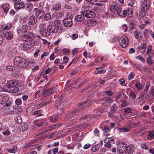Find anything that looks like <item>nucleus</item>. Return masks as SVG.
<instances>
[{
	"mask_svg": "<svg viewBox=\"0 0 154 154\" xmlns=\"http://www.w3.org/2000/svg\"><path fill=\"white\" fill-rule=\"evenodd\" d=\"M18 82L15 80H11L8 81L7 85L10 89V91L12 93H15L18 91L17 88Z\"/></svg>",
	"mask_w": 154,
	"mask_h": 154,
	"instance_id": "f257e3e1",
	"label": "nucleus"
},
{
	"mask_svg": "<svg viewBox=\"0 0 154 154\" xmlns=\"http://www.w3.org/2000/svg\"><path fill=\"white\" fill-rule=\"evenodd\" d=\"M14 63L16 65L24 68L26 67L28 64L27 61L20 56H17L15 58Z\"/></svg>",
	"mask_w": 154,
	"mask_h": 154,
	"instance_id": "f03ea898",
	"label": "nucleus"
},
{
	"mask_svg": "<svg viewBox=\"0 0 154 154\" xmlns=\"http://www.w3.org/2000/svg\"><path fill=\"white\" fill-rule=\"evenodd\" d=\"M9 100V97L8 95L4 94L0 95V104H5V106L6 107L10 106L12 104L11 101L7 103Z\"/></svg>",
	"mask_w": 154,
	"mask_h": 154,
	"instance_id": "7ed1b4c3",
	"label": "nucleus"
},
{
	"mask_svg": "<svg viewBox=\"0 0 154 154\" xmlns=\"http://www.w3.org/2000/svg\"><path fill=\"white\" fill-rule=\"evenodd\" d=\"M40 33L43 36L48 37L49 35V32L46 29V25L45 23H41L39 26Z\"/></svg>",
	"mask_w": 154,
	"mask_h": 154,
	"instance_id": "20e7f679",
	"label": "nucleus"
},
{
	"mask_svg": "<svg viewBox=\"0 0 154 154\" xmlns=\"http://www.w3.org/2000/svg\"><path fill=\"white\" fill-rule=\"evenodd\" d=\"M129 42L127 37L122 36L119 40V44L121 47L124 48L129 45Z\"/></svg>",
	"mask_w": 154,
	"mask_h": 154,
	"instance_id": "39448f33",
	"label": "nucleus"
},
{
	"mask_svg": "<svg viewBox=\"0 0 154 154\" xmlns=\"http://www.w3.org/2000/svg\"><path fill=\"white\" fill-rule=\"evenodd\" d=\"M22 40L25 42H28L32 40L34 38V35L33 33L30 32H27L22 36Z\"/></svg>",
	"mask_w": 154,
	"mask_h": 154,
	"instance_id": "423d86ee",
	"label": "nucleus"
},
{
	"mask_svg": "<svg viewBox=\"0 0 154 154\" xmlns=\"http://www.w3.org/2000/svg\"><path fill=\"white\" fill-rule=\"evenodd\" d=\"M126 145L125 143L122 142H120L117 144V151L121 153H123L125 150Z\"/></svg>",
	"mask_w": 154,
	"mask_h": 154,
	"instance_id": "0eeeda50",
	"label": "nucleus"
},
{
	"mask_svg": "<svg viewBox=\"0 0 154 154\" xmlns=\"http://www.w3.org/2000/svg\"><path fill=\"white\" fill-rule=\"evenodd\" d=\"M82 15L84 16L88 17L91 18L95 16L94 13L91 11L87 10L81 12Z\"/></svg>",
	"mask_w": 154,
	"mask_h": 154,
	"instance_id": "6e6552de",
	"label": "nucleus"
},
{
	"mask_svg": "<svg viewBox=\"0 0 154 154\" xmlns=\"http://www.w3.org/2000/svg\"><path fill=\"white\" fill-rule=\"evenodd\" d=\"M63 23L64 26L67 27H70L72 25V20L69 17L65 18L63 20Z\"/></svg>",
	"mask_w": 154,
	"mask_h": 154,
	"instance_id": "1a4fd4ad",
	"label": "nucleus"
},
{
	"mask_svg": "<svg viewBox=\"0 0 154 154\" xmlns=\"http://www.w3.org/2000/svg\"><path fill=\"white\" fill-rule=\"evenodd\" d=\"M36 18L34 16H31L29 18L28 22L30 25H32L35 24L37 22Z\"/></svg>",
	"mask_w": 154,
	"mask_h": 154,
	"instance_id": "9d476101",
	"label": "nucleus"
},
{
	"mask_svg": "<svg viewBox=\"0 0 154 154\" xmlns=\"http://www.w3.org/2000/svg\"><path fill=\"white\" fill-rule=\"evenodd\" d=\"M20 47L22 50L25 51L29 49L30 48V46L28 43L25 42L21 44Z\"/></svg>",
	"mask_w": 154,
	"mask_h": 154,
	"instance_id": "9b49d317",
	"label": "nucleus"
},
{
	"mask_svg": "<svg viewBox=\"0 0 154 154\" xmlns=\"http://www.w3.org/2000/svg\"><path fill=\"white\" fill-rule=\"evenodd\" d=\"M132 148V145L128 146L126 148L123 154H132L133 152Z\"/></svg>",
	"mask_w": 154,
	"mask_h": 154,
	"instance_id": "f8f14e48",
	"label": "nucleus"
},
{
	"mask_svg": "<svg viewBox=\"0 0 154 154\" xmlns=\"http://www.w3.org/2000/svg\"><path fill=\"white\" fill-rule=\"evenodd\" d=\"M45 15V12L42 10H39L37 11L35 13L36 16L39 18H41L43 17Z\"/></svg>",
	"mask_w": 154,
	"mask_h": 154,
	"instance_id": "ddd939ff",
	"label": "nucleus"
},
{
	"mask_svg": "<svg viewBox=\"0 0 154 154\" xmlns=\"http://www.w3.org/2000/svg\"><path fill=\"white\" fill-rule=\"evenodd\" d=\"M28 29V26L26 25H24L22 27L17 30V32L19 33H23L26 32Z\"/></svg>",
	"mask_w": 154,
	"mask_h": 154,
	"instance_id": "4468645a",
	"label": "nucleus"
},
{
	"mask_svg": "<svg viewBox=\"0 0 154 154\" xmlns=\"http://www.w3.org/2000/svg\"><path fill=\"white\" fill-rule=\"evenodd\" d=\"M14 7L16 9L18 10L20 9L24 8L25 7V5L23 2H20L15 3Z\"/></svg>",
	"mask_w": 154,
	"mask_h": 154,
	"instance_id": "2eb2a0df",
	"label": "nucleus"
},
{
	"mask_svg": "<svg viewBox=\"0 0 154 154\" xmlns=\"http://www.w3.org/2000/svg\"><path fill=\"white\" fill-rule=\"evenodd\" d=\"M131 128H132L130 127L128 128L125 127L123 128H118V130L121 132H126L129 131Z\"/></svg>",
	"mask_w": 154,
	"mask_h": 154,
	"instance_id": "dca6fc26",
	"label": "nucleus"
},
{
	"mask_svg": "<svg viewBox=\"0 0 154 154\" xmlns=\"http://www.w3.org/2000/svg\"><path fill=\"white\" fill-rule=\"evenodd\" d=\"M56 27L54 26L49 25L48 26L47 30L49 32V35L51 33H54L55 32Z\"/></svg>",
	"mask_w": 154,
	"mask_h": 154,
	"instance_id": "f3484780",
	"label": "nucleus"
},
{
	"mask_svg": "<svg viewBox=\"0 0 154 154\" xmlns=\"http://www.w3.org/2000/svg\"><path fill=\"white\" fill-rule=\"evenodd\" d=\"M61 7V5L60 3H57L54 4L52 6V9L54 10L59 11L60 10Z\"/></svg>",
	"mask_w": 154,
	"mask_h": 154,
	"instance_id": "a211bd4d",
	"label": "nucleus"
},
{
	"mask_svg": "<svg viewBox=\"0 0 154 154\" xmlns=\"http://www.w3.org/2000/svg\"><path fill=\"white\" fill-rule=\"evenodd\" d=\"M128 11V12H130L132 14L133 13L131 9H127V10H124L123 11V12L121 13L122 15H120V16L121 17H126Z\"/></svg>",
	"mask_w": 154,
	"mask_h": 154,
	"instance_id": "6ab92c4d",
	"label": "nucleus"
},
{
	"mask_svg": "<svg viewBox=\"0 0 154 154\" xmlns=\"http://www.w3.org/2000/svg\"><path fill=\"white\" fill-rule=\"evenodd\" d=\"M146 61L147 64L149 65H151L154 63L152 60V56L149 54L148 55V57L146 59Z\"/></svg>",
	"mask_w": 154,
	"mask_h": 154,
	"instance_id": "aec40b11",
	"label": "nucleus"
},
{
	"mask_svg": "<svg viewBox=\"0 0 154 154\" xmlns=\"http://www.w3.org/2000/svg\"><path fill=\"white\" fill-rule=\"evenodd\" d=\"M5 37L8 40H10L13 38V35L11 32H6L4 35Z\"/></svg>",
	"mask_w": 154,
	"mask_h": 154,
	"instance_id": "412c9836",
	"label": "nucleus"
},
{
	"mask_svg": "<svg viewBox=\"0 0 154 154\" xmlns=\"http://www.w3.org/2000/svg\"><path fill=\"white\" fill-rule=\"evenodd\" d=\"M75 20L78 22L84 20L85 18L82 15H77L76 16L75 18Z\"/></svg>",
	"mask_w": 154,
	"mask_h": 154,
	"instance_id": "4be33fe9",
	"label": "nucleus"
},
{
	"mask_svg": "<svg viewBox=\"0 0 154 154\" xmlns=\"http://www.w3.org/2000/svg\"><path fill=\"white\" fill-rule=\"evenodd\" d=\"M87 23L88 26H93L96 24V21L93 19L88 20Z\"/></svg>",
	"mask_w": 154,
	"mask_h": 154,
	"instance_id": "5701e85b",
	"label": "nucleus"
},
{
	"mask_svg": "<svg viewBox=\"0 0 154 154\" xmlns=\"http://www.w3.org/2000/svg\"><path fill=\"white\" fill-rule=\"evenodd\" d=\"M59 126V125L58 124H55L51 126H49L48 128V131H52L54 130L55 129L58 127Z\"/></svg>",
	"mask_w": 154,
	"mask_h": 154,
	"instance_id": "b1692460",
	"label": "nucleus"
},
{
	"mask_svg": "<svg viewBox=\"0 0 154 154\" xmlns=\"http://www.w3.org/2000/svg\"><path fill=\"white\" fill-rule=\"evenodd\" d=\"M134 34L135 38L137 39V40L139 41V38H140V32H138L137 30H136L134 32Z\"/></svg>",
	"mask_w": 154,
	"mask_h": 154,
	"instance_id": "393cba45",
	"label": "nucleus"
},
{
	"mask_svg": "<svg viewBox=\"0 0 154 154\" xmlns=\"http://www.w3.org/2000/svg\"><path fill=\"white\" fill-rule=\"evenodd\" d=\"M17 146H14L13 148L12 149H6L7 151L10 153H14L17 150Z\"/></svg>",
	"mask_w": 154,
	"mask_h": 154,
	"instance_id": "a878e982",
	"label": "nucleus"
},
{
	"mask_svg": "<svg viewBox=\"0 0 154 154\" xmlns=\"http://www.w3.org/2000/svg\"><path fill=\"white\" fill-rule=\"evenodd\" d=\"M124 113L125 114H130L132 113V109L129 107H126L124 109Z\"/></svg>",
	"mask_w": 154,
	"mask_h": 154,
	"instance_id": "bb28decb",
	"label": "nucleus"
},
{
	"mask_svg": "<svg viewBox=\"0 0 154 154\" xmlns=\"http://www.w3.org/2000/svg\"><path fill=\"white\" fill-rule=\"evenodd\" d=\"M2 7L5 13H6L9 8V5L7 4H3L2 5Z\"/></svg>",
	"mask_w": 154,
	"mask_h": 154,
	"instance_id": "cd10ccee",
	"label": "nucleus"
},
{
	"mask_svg": "<svg viewBox=\"0 0 154 154\" xmlns=\"http://www.w3.org/2000/svg\"><path fill=\"white\" fill-rule=\"evenodd\" d=\"M154 137V132L150 131L149 132L148 134L147 138L149 140H151Z\"/></svg>",
	"mask_w": 154,
	"mask_h": 154,
	"instance_id": "c85d7f7f",
	"label": "nucleus"
},
{
	"mask_svg": "<svg viewBox=\"0 0 154 154\" xmlns=\"http://www.w3.org/2000/svg\"><path fill=\"white\" fill-rule=\"evenodd\" d=\"M118 109V106L116 104H114L111 106L110 110L115 112Z\"/></svg>",
	"mask_w": 154,
	"mask_h": 154,
	"instance_id": "c756f323",
	"label": "nucleus"
},
{
	"mask_svg": "<svg viewBox=\"0 0 154 154\" xmlns=\"http://www.w3.org/2000/svg\"><path fill=\"white\" fill-rule=\"evenodd\" d=\"M26 8H27V9L29 10H31V9H32L33 7V4L30 2H29L27 3L26 4Z\"/></svg>",
	"mask_w": 154,
	"mask_h": 154,
	"instance_id": "7c9ffc66",
	"label": "nucleus"
},
{
	"mask_svg": "<svg viewBox=\"0 0 154 154\" xmlns=\"http://www.w3.org/2000/svg\"><path fill=\"white\" fill-rule=\"evenodd\" d=\"M53 88H49L46 90L45 91V94L47 95H50L52 94Z\"/></svg>",
	"mask_w": 154,
	"mask_h": 154,
	"instance_id": "2f4dec72",
	"label": "nucleus"
},
{
	"mask_svg": "<svg viewBox=\"0 0 154 154\" xmlns=\"http://www.w3.org/2000/svg\"><path fill=\"white\" fill-rule=\"evenodd\" d=\"M12 27L11 24L8 23L4 27V29L5 30H8L9 29Z\"/></svg>",
	"mask_w": 154,
	"mask_h": 154,
	"instance_id": "473e14b6",
	"label": "nucleus"
},
{
	"mask_svg": "<svg viewBox=\"0 0 154 154\" xmlns=\"http://www.w3.org/2000/svg\"><path fill=\"white\" fill-rule=\"evenodd\" d=\"M103 100L109 103H112V99L108 97H106L103 99Z\"/></svg>",
	"mask_w": 154,
	"mask_h": 154,
	"instance_id": "72a5a7b5",
	"label": "nucleus"
},
{
	"mask_svg": "<svg viewBox=\"0 0 154 154\" xmlns=\"http://www.w3.org/2000/svg\"><path fill=\"white\" fill-rule=\"evenodd\" d=\"M150 1L149 0H145L143 1L142 5H145L147 7H149Z\"/></svg>",
	"mask_w": 154,
	"mask_h": 154,
	"instance_id": "f704fd0d",
	"label": "nucleus"
},
{
	"mask_svg": "<svg viewBox=\"0 0 154 154\" xmlns=\"http://www.w3.org/2000/svg\"><path fill=\"white\" fill-rule=\"evenodd\" d=\"M136 58L137 59L141 61L143 63H144L145 62L144 59L141 55H138L137 56Z\"/></svg>",
	"mask_w": 154,
	"mask_h": 154,
	"instance_id": "c9c22d12",
	"label": "nucleus"
},
{
	"mask_svg": "<svg viewBox=\"0 0 154 154\" xmlns=\"http://www.w3.org/2000/svg\"><path fill=\"white\" fill-rule=\"evenodd\" d=\"M118 6V5H111L110 8V10L111 11H115V8H117Z\"/></svg>",
	"mask_w": 154,
	"mask_h": 154,
	"instance_id": "e433bc0d",
	"label": "nucleus"
},
{
	"mask_svg": "<svg viewBox=\"0 0 154 154\" xmlns=\"http://www.w3.org/2000/svg\"><path fill=\"white\" fill-rule=\"evenodd\" d=\"M149 7H147L145 5H142L141 6V9L143 11L145 12L147 11L149 8Z\"/></svg>",
	"mask_w": 154,
	"mask_h": 154,
	"instance_id": "4c0bfd02",
	"label": "nucleus"
},
{
	"mask_svg": "<svg viewBox=\"0 0 154 154\" xmlns=\"http://www.w3.org/2000/svg\"><path fill=\"white\" fill-rule=\"evenodd\" d=\"M122 115L124 116V117L125 118H128L129 119H131L132 118H135L136 119V118L137 117V119L138 118V117H137V116H135L134 117H131V116H128L127 115V114H125V113H124V114Z\"/></svg>",
	"mask_w": 154,
	"mask_h": 154,
	"instance_id": "58836bf2",
	"label": "nucleus"
},
{
	"mask_svg": "<svg viewBox=\"0 0 154 154\" xmlns=\"http://www.w3.org/2000/svg\"><path fill=\"white\" fill-rule=\"evenodd\" d=\"M114 113H115L114 112L110 110L109 112L108 113V116L110 118H114Z\"/></svg>",
	"mask_w": 154,
	"mask_h": 154,
	"instance_id": "ea45409f",
	"label": "nucleus"
},
{
	"mask_svg": "<svg viewBox=\"0 0 154 154\" xmlns=\"http://www.w3.org/2000/svg\"><path fill=\"white\" fill-rule=\"evenodd\" d=\"M102 111V109H101L99 108V109H95L94 110V112L96 114V115L98 116L100 115V114L101 113V111Z\"/></svg>",
	"mask_w": 154,
	"mask_h": 154,
	"instance_id": "a19ab883",
	"label": "nucleus"
},
{
	"mask_svg": "<svg viewBox=\"0 0 154 154\" xmlns=\"http://www.w3.org/2000/svg\"><path fill=\"white\" fill-rule=\"evenodd\" d=\"M118 9H117V14L119 16H120V15H122V14H121V13H122L121 12H122V9L121 8L120 6L119 5H118Z\"/></svg>",
	"mask_w": 154,
	"mask_h": 154,
	"instance_id": "79ce46f5",
	"label": "nucleus"
},
{
	"mask_svg": "<svg viewBox=\"0 0 154 154\" xmlns=\"http://www.w3.org/2000/svg\"><path fill=\"white\" fill-rule=\"evenodd\" d=\"M146 47V44L141 43L140 44L138 47V48L140 50H142L145 48Z\"/></svg>",
	"mask_w": 154,
	"mask_h": 154,
	"instance_id": "37998d69",
	"label": "nucleus"
},
{
	"mask_svg": "<svg viewBox=\"0 0 154 154\" xmlns=\"http://www.w3.org/2000/svg\"><path fill=\"white\" fill-rule=\"evenodd\" d=\"M106 70L105 69H100V70L96 71L95 72L96 74H102L105 73Z\"/></svg>",
	"mask_w": 154,
	"mask_h": 154,
	"instance_id": "c03bdc74",
	"label": "nucleus"
},
{
	"mask_svg": "<svg viewBox=\"0 0 154 154\" xmlns=\"http://www.w3.org/2000/svg\"><path fill=\"white\" fill-rule=\"evenodd\" d=\"M152 46L151 45H149L148 47L147 48V50L146 52V54H148L149 53L151 52V51H152Z\"/></svg>",
	"mask_w": 154,
	"mask_h": 154,
	"instance_id": "a18cd8bd",
	"label": "nucleus"
},
{
	"mask_svg": "<svg viewBox=\"0 0 154 154\" xmlns=\"http://www.w3.org/2000/svg\"><path fill=\"white\" fill-rule=\"evenodd\" d=\"M142 86V84L140 83H137L136 84V87L137 90L140 89Z\"/></svg>",
	"mask_w": 154,
	"mask_h": 154,
	"instance_id": "49530a36",
	"label": "nucleus"
},
{
	"mask_svg": "<svg viewBox=\"0 0 154 154\" xmlns=\"http://www.w3.org/2000/svg\"><path fill=\"white\" fill-rule=\"evenodd\" d=\"M134 77V74L132 72H131L128 76V80L132 79Z\"/></svg>",
	"mask_w": 154,
	"mask_h": 154,
	"instance_id": "de8ad7c7",
	"label": "nucleus"
},
{
	"mask_svg": "<svg viewBox=\"0 0 154 154\" xmlns=\"http://www.w3.org/2000/svg\"><path fill=\"white\" fill-rule=\"evenodd\" d=\"M65 106V103H61L57 107V108L59 109H63L64 108Z\"/></svg>",
	"mask_w": 154,
	"mask_h": 154,
	"instance_id": "09e8293b",
	"label": "nucleus"
},
{
	"mask_svg": "<svg viewBox=\"0 0 154 154\" xmlns=\"http://www.w3.org/2000/svg\"><path fill=\"white\" fill-rule=\"evenodd\" d=\"M51 19V16L49 14H46L45 16V19L46 20H50Z\"/></svg>",
	"mask_w": 154,
	"mask_h": 154,
	"instance_id": "8fccbe9b",
	"label": "nucleus"
},
{
	"mask_svg": "<svg viewBox=\"0 0 154 154\" xmlns=\"http://www.w3.org/2000/svg\"><path fill=\"white\" fill-rule=\"evenodd\" d=\"M62 53L64 54H69L70 52L67 49H64L62 51Z\"/></svg>",
	"mask_w": 154,
	"mask_h": 154,
	"instance_id": "3c124183",
	"label": "nucleus"
},
{
	"mask_svg": "<svg viewBox=\"0 0 154 154\" xmlns=\"http://www.w3.org/2000/svg\"><path fill=\"white\" fill-rule=\"evenodd\" d=\"M120 39L119 38L117 37H113L112 39V41L113 42H118V41H119Z\"/></svg>",
	"mask_w": 154,
	"mask_h": 154,
	"instance_id": "603ef678",
	"label": "nucleus"
},
{
	"mask_svg": "<svg viewBox=\"0 0 154 154\" xmlns=\"http://www.w3.org/2000/svg\"><path fill=\"white\" fill-rule=\"evenodd\" d=\"M79 70L78 69H75L73 70L71 72V75L72 76L75 75L78 72Z\"/></svg>",
	"mask_w": 154,
	"mask_h": 154,
	"instance_id": "864d4df0",
	"label": "nucleus"
},
{
	"mask_svg": "<svg viewBox=\"0 0 154 154\" xmlns=\"http://www.w3.org/2000/svg\"><path fill=\"white\" fill-rule=\"evenodd\" d=\"M119 82H120V84L121 85L123 86H126V84H125V80L124 79H121L119 80Z\"/></svg>",
	"mask_w": 154,
	"mask_h": 154,
	"instance_id": "5fc2aeb1",
	"label": "nucleus"
},
{
	"mask_svg": "<svg viewBox=\"0 0 154 154\" xmlns=\"http://www.w3.org/2000/svg\"><path fill=\"white\" fill-rule=\"evenodd\" d=\"M15 102L17 105H19L21 104L22 101L20 99H17L16 100Z\"/></svg>",
	"mask_w": 154,
	"mask_h": 154,
	"instance_id": "6e6d98bb",
	"label": "nucleus"
},
{
	"mask_svg": "<svg viewBox=\"0 0 154 154\" xmlns=\"http://www.w3.org/2000/svg\"><path fill=\"white\" fill-rule=\"evenodd\" d=\"M103 131L105 132H109L110 131V129L107 127L105 126L104 128Z\"/></svg>",
	"mask_w": 154,
	"mask_h": 154,
	"instance_id": "4d7b16f0",
	"label": "nucleus"
},
{
	"mask_svg": "<svg viewBox=\"0 0 154 154\" xmlns=\"http://www.w3.org/2000/svg\"><path fill=\"white\" fill-rule=\"evenodd\" d=\"M49 55V53L48 52H45L43 54H42L41 56V59H42L45 56H47Z\"/></svg>",
	"mask_w": 154,
	"mask_h": 154,
	"instance_id": "13d9d810",
	"label": "nucleus"
},
{
	"mask_svg": "<svg viewBox=\"0 0 154 154\" xmlns=\"http://www.w3.org/2000/svg\"><path fill=\"white\" fill-rule=\"evenodd\" d=\"M122 29L124 30L125 32H126L128 29V27L127 26L125 25H123L122 26Z\"/></svg>",
	"mask_w": 154,
	"mask_h": 154,
	"instance_id": "bf43d9fd",
	"label": "nucleus"
},
{
	"mask_svg": "<svg viewBox=\"0 0 154 154\" xmlns=\"http://www.w3.org/2000/svg\"><path fill=\"white\" fill-rule=\"evenodd\" d=\"M130 95L132 98H135L136 97V95L134 92L132 91L130 92Z\"/></svg>",
	"mask_w": 154,
	"mask_h": 154,
	"instance_id": "052dcab7",
	"label": "nucleus"
},
{
	"mask_svg": "<svg viewBox=\"0 0 154 154\" xmlns=\"http://www.w3.org/2000/svg\"><path fill=\"white\" fill-rule=\"evenodd\" d=\"M52 69L50 68H48L45 70V74L49 73L51 72L52 71Z\"/></svg>",
	"mask_w": 154,
	"mask_h": 154,
	"instance_id": "680f3d73",
	"label": "nucleus"
},
{
	"mask_svg": "<svg viewBox=\"0 0 154 154\" xmlns=\"http://www.w3.org/2000/svg\"><path fill=\"white\" fill-rule=\"evenodd\" d=\"M112 145L110 143H107L105 144L104 146L108 148H110L111 147Z\"/></svg>",
	"mask_w": 154,
	"mask_h": 154,
	"instance_id": "e2e57ef3",
	"label": "nucleus"
},
{
	"mask_svg": "<svg viewBox=\"0 0 154 154\" xmlns=\"http://www.w3.org/2000/svg\"><path fill=\"white\" fill-rule=\"evenodd\" d=\"M94 133L95 135H96L98 136L99 135V131L97 128L95 129Z\"/></svg>",
	"mask_w": 154,
	"mask_h": 154,
	"instance_id": "0e129e2a",
	"label": "nucleus"
},
{
	"mask_svg": "<svg viewBox=\"0 0 154 154\" xmlns=\"http://www.w3.org/2000/svg\"><path fill=\"white\" fill-rule=\"evenodd\" d=\"M2 133L4 135H8L10 134V132L9 131L7 130L3 132Z\"/></svg>",
	"mask_w": 154,
	"mask_h": 154,
	"instance_id": "69168bd1",
	"label": "nucleus"
},
{
	"mask_svg": "<svg viewBox=\"0 0 154 154\" xmlns=\"http://www.w3.org/2000/svg\"><path fill=\"white\" fill-rule=\"evenodd\" d=\"M43 123L42 122H39L36 123L35 124V126H36L38 127H39L42 125Z\"/></svg>",
	"mask_w": 154,
	"mask_h": 154,
	"instance_id": "338daca9",
	"label": "nucleus"
},
{
	"mask_svg": "<svg viewBox=\"0 0 154 154\" xmlns=\"http://www.w3.org/2000/svg\"><path fill=\"white\" fill-rule=\"evenodd\" d=\"M78 51V50L77 48H75L72 50V52L73 55H75Z\"/></svg>",
	"mask_w": 154,
	"mask_h": 154,
	"instance_id": "774afa93",
	"label": "nucleus"
}]
</instances>
